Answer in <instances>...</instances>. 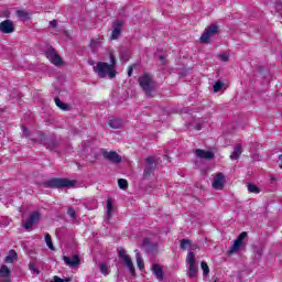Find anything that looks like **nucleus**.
<instances>
[{"instance_id": "obj_45", "label": "nucleus", "mask_w": 282, "mask_h": 282, "mask_svg": "<svg viewBox=\"0 0 282 282\" xmlns=\"http://www.w3.org/2000/svg\"><path fill=\"white\" fill-rule=\"evenodd\" d=\"M280 169H282V165L280 166Z\"/></svg>"}, {"instance_id": "obj_9", "label": "nucleus", "mask_w": 282, "mask_h": 282, "mask_svg": "<svg viewBox=\"0 0 282 282\" xmlns=\"http://www.w3.org/2000/svg\"><path fill=\"white\" fill-rule=\"evenodd\" d=\"M39 221H41V213L33 212L22 226L25 228V230H31L32 226H34V224H39Z\"/></svg>"}, {"instance_id": "obj_3", "label": "nucleus", "mask_w": 282, "mask_h": 282, "mask_svg": "<svg viewBox=\"0 0 282 282\" xmlns=\"http://www.w3.org/2000/svg\"><path fill=\"white\" fill-rule=\"evenodd\" d=\"M186 263L188 265V276L189 279H197V259H195V253L191 251L186 257Z\"/></svg>"}, {"instance_id": "obj_29", "label": "nucleus", "mask_w": 282, "mask_h": 282, "mask_svg": "<svg viewBox=\"0 0 282 282\" xmlns=\"http://www.w3.org/2000/svg\"><path fill=\"white\" fill-rule=\"evenodd\" d=\"M225 87V84L220 80L216 82L215 85H214V91L215 94L221 91V89H224Z\"/></svg>"}, {"instance_id": "obj_11", "label": "nucleus", "mask_w": 282, "mask_h": 282, "mask_svg": "<svg viewBox=\"0 0 282 282\" xmlns=\"http://www.w3.org/2000/svg\"><path fill=\"white\" fill-rule=\"evenodd\" d=\"M226 184V176L223 173L216 174L213 181V188L215 191H221Z\"/></svg>"}, {"instance_id": "obj_35", "label": "nucleus", "mask_w": 282, "mask_h": 282, "mask_svg": "<svg viewBox=\"0 0 282 282\" xmlns=\"http://www.w3.org/2000/svg\"><path fill=\"white\" fill-rule=\"evenodd\" d=\"M53 282H69V278L61 279L58 275H55Z\"/></svg>"}, {"instance_id": "obj_33", "label": "nucleus", "mask_w": 282, "mask_h": 282, "mask_svg": "<svg viewBox=\"0 0 282 282\" xmlns=\"http://www.w3.org/2000/svg\"><path fill=\"white\" fill-rule=\"evenodd\" d=\"M218 57L220 58V61H223V63H228V61L230 59V55H228V53H220Z\"/></svg>"}, {"instance_id": "obj_40", "label": "nucleus", "mask_w": 282, "mask_h": 282, "mask_svg": "<svg viewBox=\"0 0 282 282\" xmlns=\"http://www.w3.org/2000/svg\"><path fill=\"white\" fill-rule=\"evenodd\" d=\"M30 270H31L32 272H35L36 274H39V270L34 269V267H33L32 264L30 265Z\"/></svg>"}, {"instance_id": "obj_41", "label": "nucleus", "mask_w": 282, "mask_h": 282, "mask_svg": "<svg viewBox=\"0 0 282 282\" xmlns=\"http://www.w3.org/2000/svg\"><path fill=\"white\" fill-rule=\"evenodd\" d=\"M160 61H161V63H164V57L161 56V57H160Z\"/></svg>"}, {"instance_id": "obj_39", "label": "nucleus", "mask_w": 282, "mask_h": 282, "mask_svg": "<svg viewBox=\"0 0 282 282\" xmlns=\"http://www.w3.org/2000/svg\"><path fill=\"white\" fill-rule=\"evenodd\" d=\"M131 74H133V67L130 66V67L128 68V76H131Z\"/></svg>"}, {"instance_id": "obj_23", "label": "nucleus", "mask_w": 282, "mask_h": 282, "mask_svg": "<svg viewBox=\"0 0 282 282\" xmlns=\"http://www.w3.org/2000/svg\"><path fill=\"white\" fill-rule=\"evenodd\" d=\"M17 259V253L14 250H10L8 256L4 258V263H13Z\"/></svg>"}, {"instance_id": "obj_13", "label": "nucleus", "mask_w": 282, "mask_h": 282, "mask_svg": "<svg viewBox=\"0 0 282 282\" xmlns=\"http://www.w3.org/2000/svg\"><path fill=\"white\" fill-rule=\"evenodd\" d=\"M0 32L3 34H12L14 32V24L10 20H6L0 23Z\"/></svg>"}, {"instance_id": "obj_2", "label": "nucleus", "mask_w": 282, "mask_h": 282, "mask_svg": "<svg viewBox=\"0 0 282 282\" xmlns=\"http://www.w3.org/2000/svg\"><path fill=\"white\" fill-rule=\"evenodd\" d=\"M139 84L147 96H151L155 91V82H153V77L150 74H143L139 78Z\"/></svg>"}, {"instance_id": "obj_27", "label": "nucleus", "mask_w": 282, "mask_h": 282, "mask_svg": "<svg viewBox=\"0 0 282 282\" xmlns=\"http://www.w3.org/2000/svg\"><path fill=\"white\" fill-rule=\"evenodd\" d=\"M200 268L203 270V275L204 276H208V274H210V268H208V264L206 262H202L200 263Z\"/></svg>"}, {"instance_id": "obj_16", "label": "nucleus", "mask_w": 282, "mask_h": 282, "mask_svg": "<svg viewBox=\"0 0 282 282\" xmlns=\"http://www.w3.org/2000/svg\"><path fill=\"white\" fill-rule=\"evenodd\" d=\"M122 32V21L115 22L111 39L115 41Z\"/></svg>"}, {"instance_id": "obj_34", "label": "nucleus", "mask_w": 282, "mask_h": 282, "mask_svg": "<svg viewBox=\"0 0 282 282\" xmlns=\"http://www.w3.org/2000/svg\"><path fill=\"white\" fill-rule=\"evenodd\" d=\"M17 15L19 17V19H28V12L24 10L17 11Z\"/></svg>"}, {"instance_id": "obj_1", "label": "nucleus", "mask_w": 282, "mask_h": 282, "mask_svg": "<svg viewBox=\"0 0 282 282\" xmlns=\"http://www.w3.org/2000/svg\"><path fill=\"white\" fill-rule=\"evenodd\" d=\"M94 72L99 78H116V57L110 54V64L106 62H98L94 66Z\"/></svg>"}, {"instance_id": "obj_15", "label": "nucleus", "mask_w": 282, "mask_h": 282, "mask_svg": "<svg viewBox=\"0 0 282 282\" xmlns=\"http://www.w3.org/2000/svg\"><path fill=\"white\" fill-rule=\"evenodd\" d=\"M195 155L200 160H213V158H215V153H213L212 151L202 150V149H197L195 151Z\"/></svg>"}, {"instance_id": "obj_8", "label": "nucleus", "mask_w": 282, "mask_h": 282, "mask_svg": "<svg viewBox=\"0 0 282 282\" xmlns=\"http://www.w3.org/2000/svg\"><path fill=\"white\" fill-rule=\"evenodd\" d=\"M156 166H158V163L155 162V158L153 156L148 158L145 160L144 177H151Z\"/></svg>"}, {"instance_id": "obj_5", "label": "nucleus", "mask_w": 282, "mask_h": 282, "mask_svg": "<svg viewBox=\"0 0 282 282\" xmlns=\"http://www.w3.org/2000/svg\"><path fill=\"white\" fill-rule=\"evenodd\" d=\"M246 237H248V232L242 231L234 241L232 246L229 247L228 254H235L241 250V246H243V239H246Z\"/></svg>"}, {"instance_id": "obj_31", "label": "nucleus", "mask_w": 282, "mask_h": 282, "mask_svg": "<svg viewBox=\"0 0 282 282\" xmlns=\"http://www.w3.org/2000/svg\"><path fill=\"white\" fill-rule=\"evenodd\" d=\"M118 186L119 188H121L122 191L127 189V186H129V183L127 182V180L124 178H120L118 181Z\"/></svg>"}, {"instance_id": "obj_18", "label": "nucleus", "mask_w": 282, "mask_h": 282, "mask_svg": "<svg viewBox=\"0 0 282 282\" xmlns=\"http://www.w3.org/2000/svg\"><path fill=\"white\" fill-rule=\"evenodd\" d=\"M102 47V39L96 37L90 41V48L93 52H98Z\"/></svg>"}, {"instance_id": "obj_32", "label": "nucleus", "mask_w": 282, "mask_h": 282, "mask_svg": "<svg viewBox=\"0 0 282 282\" xmlns=\"http://www.w3.org/2000/svg\"><path fill=\"white\" fill-rule=\"evenodd\" d=\"M181 248L182 250H188L191 248V240H181Z\"/></svg>"}, {"instance_id": "obj_12", "label": "nucleus", "mask_w": 282, "mask_h": 282, "mask_svg": "<svg viewBox=\"0 0 282 282\" xmlns=\"http://www.w3.org/2000/svg\"><path fill=\"white\" fill-rule=\"evenodd\" d=\"M46 58H48L53 65L63 64V59L61 58V56H58V54H56V51L54 48H51L46 52Z\"/></svg>"}, {"instance_id": "obj_25", "label": "nucleus", "mask_w": 282, "mask_h": 282, "mask_svg": "<svg viewBox=\"0 0 282 282\" xmlns=\"http://www.w3.org/2000/svg\"><path fill=\"white\" fill-rule=\"evenodd\" d=\"M99 270H100L101 274H104V276H108L109 267L107 265V263H105V262L99 263Z\"/></svg>"}, {"instance_id": "obj_19", "label": "nucleus", "mask_w": 282, "mask_h": 282, "mask_svg": "<svg viewBox=\"0 0 282 282\" xmlns=\"http://www.w3.org/2000/svg\"><path fill=\"white\" fill-rule=\"evenodd\" d=\"M241 153H242L241 144L236 145V148L234 149V152L230 154V160L232 161L239 160Z\"/></svg>"}, {"instance_id": "obj_24", "label": "nucleus", "mask_w": 282, "mask_h": 282, "mask_svg": "<svg viewBox=\"0 0 282 282\" xmlns=\"http://www.w3.org/2000/svg\"><path fill=\"white\" fill-rule=\"evenodd\" d=\"M107 217H111V215H113V200H111V198L107 199V213H106Z\"/></svg>"}, {"instance_id": "obj_21", "label": "nucleus", "mask_w": 282, "mask_h": 282, "mask_svg": "<svg viewBox=\"0 0 282 282\" xmlns=\"http://www.w3.org/2000/svg\"><path fill=\"white\" fill-rule=\"evenodd\" d=\"M135 259H137V265L139 270H144V260L142 259V256L138 250H135Z\"/></svg>"}, {"instance_id": "obj_26", "label": "nucleus", "mask_w": 282, "mask_h": 282, "mask_svg": "<svg viewBox=\"0 0 282 282\" xmlns=\"http://www.w3.org/2000/svg\"><path fill=\"white\" fill-rule=\"evenodd\" d=\"M45 243L50 250H54V243L52 242V236H50V234L45 235Z\"/></svg>"}, {"instance_id": "obj_30", "label": "nucleus", "mask_w": 282, "mask_h": 282, "mask_svg": "<svg viewBox=\"0 0 282 282\" xmlns=\"http://www.w3.org/2000/svg\"><path fill=\"white\" fill-rule=\"evenodd\" d=\"M55 105L63 111H67V104H64L63 101H61V99L55 98Z\"/></svg>"}, {"instance_id": "obj_7", "label": "nucleus", "mask_w": 282, "mask_h": 282, "mask_svg": "<svg viewBox=\"0 0 282 282\" xmlns=\"http://www.w3.org/2000/svg\"><path fill=\"white\" fill-rule=\"evenodd\" d=\"M217 32H219V26L212 24L204 31L203 35L200 36V42L208 43L210 41L212 36H215V34H217Z\"/></svg>"}, {"instance_id": "obj_36", "label": "nucleus", "mask_w": 282, "mask_h": 282, "mask_svg": "<svg viewBox=\"0 0 282 282\" xmlns=\"http://www.w3.org/2000/svg\"><path fill=\"white\" fill-rule=\"evenodd\" d=\"M67 214L69 215V217H72V219L76 217V210H74V208L72 207L68 208Z\"/></svg>"}, {"instance_id": "obj_43", "label": "nucleus", "mask_w": 282, "mask_h": 282, "mask_svg": "<svg viewBox=\"0 0 282 282\" xmlns=\"http://www.w3.org/2000/svg\"><path fill=\"white\" fill-rule=\"evenodd\" d=\"M196 129L199 131V129H202V127L198 126Z\"/></svg>"}, {"instance_id": "obj_10", "label": "nucleus", "mask_w": 282, "mask_h": 282, "mask_svg": "<svg viewBox=\"0 0 282 282\" xmlns=\"http://www.w3.org/2000/svg\"><path fill=\"white\" fill-rule=\"evenodd\" d=\"M102 155L106 160H109V162H112L113 164H120L122 162V156L118 154L116 151H104Z\"/></svg>"}, {"instance_id": "obj_28", "label": "nucleus", "mask_w": 282, "mask_h": 282, "mask_svg": "<svg viewBox=\"0 0 282 282\" xmlns=\"http://www.w3.org/2000/svg\"><path fill=\"white\" fill-rule=\"evenodd\" d=\"M248 191H249V193H254V195H259V193H261V189L257 185H253V184L248 185Z\"/></svg>"}, {"instance_id": "obj_17", "label": "nucleus", "mask_w": 282, "mask_h": 282, "mask_svg": "<svg viewBox=\"0 0 282 282\" xmlns=\"http://www.w3.org/2000/svg\"><path fill=\"white\" fill-rule=\"evenodd\" d=\"M152 271L154 273V276H156L158 281H163L164 272L162 271V267H160V264H153Z\"/></svg>"}, {"instance_id": "obj_4", "label": "nucleus", "mask_w": 282, "mask_h": 282, "mask_svg": "<svg viewBox=\"0 0 282 282\" xmlns=\"http://www.w3.org/2000/svg\"><path fill=\"white\" fill-rule=\"evenodd\" d=\"M75 184V181H69L67 178H53L50 181V186L53 188H72Z\"/></svg>"}, {"instance_id": "obj_44", "label": "nucleus", "mask_w": 282, "mask_h": 282, "mask_svg": "<svg viewBox=\"0 0 282 282\" xmlns=\"http://www.w3.org/2000/svg\"><path fill=\"white\" fill-rule=\"evenodd\" d=\"M4 282H10V280H6Z\"/></svg>"}, {"instance_id": "obj_38", "label": "nucleus", "mask_w": 282, "mask_h": 282, "mask_svg": "<svg viewBox=\"0 0 282 282\" xmlns=\"http://www.w3.org/2000/svg\"><path fill=\"white\" fill-rule=\"evenodd\" d=\"M57 23L58 22H56V20H53V21L50 22V25H52L53 28H56Z\"/></svg>"}, {"instance_id": "obj_14", "label": "nucleus", "mask_w": 282, "mask_h": 282, "mask_svg": "<svg viewBox=\"0 0 282 282\" xmlns=\"http://www.w3.org/2000/svg\"><path fill=\"white\" fill-rule=\"evenodd\" d=\"M63 261L66 263V265H68V268H76V265L80 264V258L76 254H74L70 258L67 256H64Z\"/></svg>"}, {"instance_id": "obj_20", "label": "nucleus", "mask_w": 282, "mask_h": 282, "mask_svg": "<svg viewBox=\"0 0 282 282\" xmlns=\"http://www.w3.org/2000/svg\"><path fill=\"white\" fill-rule=\"evenodd\" d=\"M109 127H111V129H120L122 127V120L118 118L110 119Z\"/></svg>"}, {"instance_id": "obj_37", "label": "nucleus", "mask_w": 282, "mask_h": 282, "mask_svg": "<svg viewBox=\"0 0 282 282\" xmlns=\"http://www.w3.org/2000/svg\"><path fill=\"white\" fill-rule=\"evenodd\" d=\"M22 132H23V135H25V138L30 135V133L28 132V128H25L24 126L22 127Z\"/></svg>"}, {"instance_id": "obj_22", "label": "nucleus", "mask_w": 282, "mask_h": 282, "mask_svg": "<svg viewBox=\"0 0 282 282\" xmlns=\"http://www.w3.org/2000/svg\"><path fill=\"white\" fill-rule=\"evenodd\" d=\"M0 276H2L3 279H10L11 276V271L8 268V265H2L0 268Z\"/></svg>"}, {"instance_id": "obj_42", "label": "nucleus", "mask_w": 282, "mask_h": 282, "mask_svg": "<svg viewBox=\"0 0 282 282\" xmlns=\"http://www.w3.org/2000/svg\"><path fill=\"white\" fill-rule=\"evenodd\" d=\"M89 65H95V62L94 61H89Z\"/></svg>"}, {"instance_id": "obj_6", "label": "nucleus", "mask_w": 282, "mask_h": 282, "mask_svg": "<svg viewBox=\"0 0 282 282\" xmlns=\"http://www.w3.org/2000/svg\"><path fill=\"white\" fill-rule=\"evenodd\" d=\"M119 257L124 263V265L128 268V270L131 272V274H135V267H133V262L131 261V257L127 254V250L119 249Z\"/></svg>"}]
</instances>
